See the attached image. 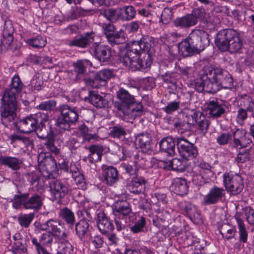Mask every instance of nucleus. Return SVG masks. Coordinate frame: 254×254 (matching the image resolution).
<instances>
[{
	"label": "nucleus",
	"instance_id": "nucleus-1",
	"mask_svg": "<svg viewBox=\"0 0 254 254\" xmlns=\"http://www.w3.org/2000/svg\"><path fill=\"white\" fill-rule=\"evenodd\" d=\"M150 47V43L145 38L128 43L121 58L123 64L133 70H143L149 67L152 63L148 54Z\"/></svg>",
	"mask_w": 254,
	"mask_h": 254
},
{
	"label": "nucleus",
	"instance_id": "nucleus-2",
	"mask_svg": "<svg viewBox=\"0 0 254 254\" xmlns=\"http://www.w3.org/2000/svg\"><path fill=\"white\" fill-rule=\"evenodd\" d=\"M233 79L230 74L221 68L204 67L195 82V87L198 92L206 91L212 93L217 91L219 86L232 84Z\"/></svg>",
	"mask_w": 254,
	"mask_h": 254
},
{
	"label": "nucleus",
	"instance_id": "nucleus-3",
	"mask_svg": "<svg viewBox=\"0 0 254 254\" xmlns=\"http://www.w3.org/2000/svg\"><path fill=\"white\" fill-rule=\"evenodd\" d=\"M23 84L18 75H14L11 78L10 86L6 89L2 97L3 103L1 107V121L3 124H7L13 121L17 108L16 95L22 90Z\"/></svg>",
	"mask_w": 254,
	"mask_h": 254
},
{
	"label": "nucleus",
	"instance_id": "nucleus-4",
	"mask_svg": "<svg viewBox=\"0 0 254 254\" xmlns=\"http://www.w3.org/2000/svg\"><path fill=\"white\" fill-rule=\"evenodd\" d=\"M12 207L15 209L23 208L25 209L38 210L42 205V199L38 194L29 197L28 193L14 195L11 199Z\"/></svg>",
	"mask_w": 254,
	"mask_h": 254
},
{
	"label": "nucleus",
	"instance_id": "nucleus-5",
	"mask_svg": "<svg viewBox=\"0 0 254 254\" xmlns=\"http://www.w3.org/2000/svg\"><path fill=\"white\" fill-rule=\"evenodd\" d=\"M39 172L45 178L55 179L59 175V168L56 161L51 155L41 153L38 157Z\"/></svg>",
	"mask_w": 254,
	"mask_h": 254
},
{
	"label": "nucleus",
	"instance_id": "nucleus-6",
	"mask_svg": "<svg viewBox=\"0 0 254 254\" xmlns=\"http://www.w3.org/2000/svg\"><path fill=\"white\" fill-rule=\"evenodd\" d=\"M48 121V116L45 114L39 112L37 114L31 115L19 122V129L20 132L25 133H29L39 129L42 126L41 124L45 123Z\"/></svg>",
	"mask_w": 254,
	"mask_h": 254
},
{
	"label": "nucleus",
	"instance_id": "nucleus-7",
	"mask_svg": "<svg viewBox=\"0 0 254 254\" xmlns=\"http://www.w3.org/2000/svg\"><path fill=\"white\" fill-rule=\"evenodd\" d=\"M60 110L61 116L57 119V126L61 129L68 130L70 124L75 123L78 119L77 110L67 105L62 106Z\"/></svg>",
	"mask_w": 254,
	"mask_h": 254
},
{
	"label": "nucleus",
	"instance_id": "nucleus-8",
	"mask_svg": "<svg viewBox=\"0 0 254 254\" xmlns=\"http://www.w3.org/2000/svg\"><path fill=\"white\" fill-rule=\"evenodd\" d=\"M38 228L43 231H47L51 233L58 241H65L67 235L61 225L57 220L50 219L46 222L40 224Z\"/></svg>",
	"mask_w": 254,
	"mask_h": 254
},
{
	"label": "nucleus",
	"instance_id": "nucleus-9",
	"mask_svg": "<svg viewBox=\"0 0 254 254\" xmlns=\"http://www.w3.org/2000/svg\"><path fill=\"white\" fill-rule=\"evenodd\" d=\"M197 53L203 50L209 44L208 35L203 31L194 30L186 38Z\"/></svg>",
	"mask_w": 254,
	"mask_h": 254
},
{
	"label": "nucleus",
	"instance_id": "nucleus-10",
	"mask_svg": "<svg viewBox=\"0 0 254 254\" xmlns=\"http://www.w3.org/2000/svg\"><path fill=\"white\" fill-rule=\"evenodd\" d=\"M223 183L226 190L233 194L239 193L243 189V180L241 177L232 173L223 174Z\"/></svg>",
	"mask_w": 254,
	"mask_h": 254
},
{
	"label": "nucleus",
	"instance_id": "nucleus-11",
	"mask_svg": "<svg viewBox=\"0 0 254 254\" xmlns=\"http://www.w3.org/2000/svg\"><path fill=\"white\" fill-rule=\"evenodd\" d=\"M177 147L180 155L186 160L195 157L198 153L193 144L183 137L178 138Z\"/></svg>",
	"mask_w": 254,
	"mask_h": 254
},
{
	"label": "nucleus",
	"instance_id": "nucleus-12",
	"mask_svg": "<svg viewBox=\"0 0 254 254\" xmlns=\"http://www.w3.org/2000/svg\"><path fill=\"white\" fill-rule=\"evenodd\" d=\"M54 236L48 232L43 233L40 237L39 240L35 238L31 239L32 244L35 246L38 254H50L44 248L43 246H48L52 244Z\"/></svg>",
	"mask_w": 254,
	"mask_h": 254
},
{
	"label": "nucleus",
	"instance_id": "nucleus-13",
	"mask_svg": "<svg viewBox=\"0 0 254 254\" xmlns=\"http://www.w3.org/2000/svg\"><path fill=\"white\" fill-rule=\"evenodd\" d=\"M112 212L115 217L123 219L131 212V209L129 203L126 200L118 199L112 205Z\"/></svg>",
	"mask_w": 254,
	"mask_h": 254
},
{
	"label": "nucleus",
	"instance_id": "nucleus-14",
	"mask_svg": "<svg viewBox=\"0 0 254 254\" xmlns=\"http://www.w3.org/2000/svg\"><path fill=\"white\" fill-rule=\"evenodd\" d=\"M225 190L221 187L214 186L211 188L203 198L205 205L214 204L222 200L225 195Z\"/></svg>",
	"mask_w": 254,
	"mask_h": 254
},
{
	"label": "nucleus",
	"instance_id": "nucleus-15",
	"mask_svg": "<svg viewBox=\"0 0 254 254\" xmlns=\"http://www.w3.org/2000/svg\"><path fill=\"white\" fill-rule=\"evenodd\" d=\"M232 29H223L220 31L215 40L216 45L220 50L226 51L229 49V42L233 36Z\"/></svg>",
	"mask_w": 254,
	"mask_h": 254
},
{
	"label": "nucleus",
	"instance_id": "nucleus-16",
	"mask_svg": "<svg viewBox=\"0 0 254 254\" xmlns=\"http://www.w3.org/2000/svg\"><path fill=\"white\" fill-rule=\"evenodd\" d=\"M49 185L51 193L55 199L60 200L67 193V187L60 180L53 179Z\"/></svg>",
	"mask_w": 254,
	"mask_h": 254
},
{
	"label": "nucleus",
	"instance_id": "nucleus-17",
	"mask_svg": "<svg viewBox=\"0 0 254 254\" xmlns=\"http://www.w3.org/2000/svg\"><path fill=\"white\" fill-rule=\"evenodd\" d=\"M91 52L98 60L103 62L108 61L115 55L110 47L103 45H96L91 49Z\"/></svg>",
	"mask_w": 254,
	"mask_h": 254
},
{
	"label": "nucleus",
	"instance_id": "nucleus-18",
	"mask_svg": "<svg viewBox=\"0 0 254 254\" xmlns=\"http://www.w3.org/2000/svg\"><path fill=\"white\" fill-rule=\"evenodd\" d=\"M208 114L214 118H218L225 112V105L220 100L213 99L207 103Z\"/></svg>",
	"mask_w": 254,
	"mask_h": 254
},
{
	"label": "nucleus",
	"instance_id": "nucleus-19",
	"mask_svg": "<svg viewBox=\"0 0 254 254\" xmlns=\"http://www.w3.org/2000/svg\"><path fill=\"white\" fill-rule=\"evenodd\" d=\"M234 146L237 149L247 147L251 142V140L247 136V132L244 129H237L233 133Z\"/></svg>",
	"mask_w": 254,
	"mask_h": 254
},
{
	"label": "nucleus",
	"instance_id": "nucleus-20",
	"mask_svg": "<svg viewBox=\"0 0 254 254\" xmlns=\"http://www.w3.org/2000/svg\"><path fill=\"white\" fill-rule=\"evenodd\" d=\"M45 123L41 124L40 126H42L39 129H36L35 131L39 138L47 141L46 144L50 146V150L56 154L59 153V150L53 144L54 135L51 132H48L45 127Z\"/></svg>",
	"mask_w": 254,
	"mask_h": 254
},
{
	"label": "nucleus",
	"instance_id": "nucleus-21",
	"mask_svg": "<svg viewBox=\"0 0 254 254\" xmlns=\"http://www.w3.org/2000/svg\"><path fill=\"white\" fill-rule=\"evenodd\" d=\"M146 180L142 177H133L127 185V189L132 193L138 194L144 192Z\"/></svg>",
	"mask_w": 254,
	"mask_h": 254
},
{
	"label": "nucleus",
	"instance_id": "nucleus-22",
	"mask_svg": "<svg viewBox=\"0 0 254 254\" xmlns=\"http://www.w3.org/2000/svg\"><path fill=\"white\" fill-rule=\"evenodd\" d=\"M97 223L99 231L104 235L111 233L114 229L113 223L104 213L99 214Z\"/></svg>",
	"mask_w": 254,
	"mask_h": 254
},
{
	"label": "nucleus",
	"instance_id": "nucleus-23",
	"mask_svg": "<svg viewBox=\"0 0 254 254\" xmlns=\"http://www.w3.org/2000/svg\"><path fill=\"white\" fill-rule=\"evenodd\" d=\"M118 99L121 102L120 110L122 108H127L135 102L134 97L124 88L120 89L117 92Z\"/></svg>",
	"mask_w": 254,
	"mask_h": 254
},
{
	"label": "nucleus",
	"instance_id": "nucleus-24",
	"mask_svg": "<svg viewBox=\"0 0 254 254\" xmlns=\"http://www.w3.org/2000/svg\"><path fill=\"white\" fill-rule=\"evenodd\" d=\"M170 189L175 193L183 195L188 191V184L186 180L180 178H176L173 180Z\"/></svg>",
	"mask_w": 254,
	"mask_h": 254
},
{
	"label": "nucleus",
	"instance_id": "nucleus-25",
	"mask_svg": "<svg viewBox=\"0 0 254 254\" xmlns=\"http://www.w3.org/2000/svg\"><path fill=\"white\" fill-rule=\"evenodd\" d=\"M197 116L198 114L196 111H191L186 116L188 118L187 124L176 123L175 126L177 128L179 132L183 133L185 131L189 130L190 125H194L197 122Z\"/></svg>",
	"mask_w": 254,
	"mask_h": 254
},
{
	"label": "nucleus",
	"instance_id": "nucleus-26",
	"mask_svg": "<svg viewBox=\"0 0 254 254\" xmlns=\"http://www.w3.org/2000/svg\"><path fill=\"white\" fill-rule=\"evenodd\" d=\"M104 181L108 185L111 186L118 180V172L117 169L112 166L105 167L103 169Z\"/></svg>",
	"mask_w": 254,
	"mask_h": 254
},
{
	"label": "nucleus",
	"instance_id": "nucleus-27",
	"mask_svg": "<svg viewBox=\"0 0 254 254\" xmlns=\"http://www.w3.org/2000/svg\"><path fill=\"white\" fill-rule=\"evenodd\" d=\"M238 227L239 241L241 243H246L248 241V232L243 220L242 215L237 213L235 216Z\"/></svg>",
	"mask_w": 254,
	"mask_h": 254
},
{
	"label": "nucleus",
	"instance_id": "nucleus-28",
	"mask_svg": "<svg viewBox=\"0 0 254 254\" xmlns=\"http://www.w3.org/2000/svg\"><path fill=\"white\" fill-rule=\"evenodd\" d=\"M89 101L94 106L100 108H106L109 103L105 95L103 96L94 92L89 93Z\"/></svg>",
	"mask_w": 254,
	"mask_h": 254
},
{
	"label": "nucleus",
	"instance_id": "nucleus-29",
	"mask_svg": "<svg viewBox=\"0 0 254 254\" xmlns=\"http://www.w3.org/2000/svg\"><path fill=\"white\" fill-rule=\"evenodd\" d=\"M21 162L14 157L0 156V165L7 167L13 170H18Z\"/></svg>",
	"mask_w": 254,
	"mask_h": 254
},
{
	"label": "nucleus",
	"instance_id": "nucleus-30",
	"mask_svg": "<svg viewBox=\"0 0 254 254\" xmlns=\"http://www.w3.org/2000/svg\"><path fill=\"white\" fill-rule=\"evenodd\" d=\"M94 37V33H87L85 36L68 41L67 44L70 46L84 48L93 41Z\"/></svg>",
	"mask_w": 254,
	"mask_h": 254
},
{
	"label": "nucleus",
	"instance_id": "nucleus-31",
	"mask_svg": "<svg viewBox=\"0 0 254 254\" xmlns=\"http://www.w3.org/2000/svg\"><path fill=\"white\" fill-rule=\"evenodd\" d=\"M233 36L229 44V50L231 53H241L243 47V41L238 33L234 30Z\"/></svg>",
	"mask_w": 254,
	"mask_h": 254
},
{
	"label": "nucleus",
	"instance_id": "nucleus-32",
	"mask_svg": "<svg viewBox=\"0 0 254 254\" xmlns=\"http://www.w3.org/2000/svg\"><path fill=\"white\" fill-rule=\"evenodd\" d=\"M174 23L175 26L181 28L190 27L196 24L195 18L191 13L176 18Z\"/></svg>",
	"mask_w": 254,
	"mask_h": 254
},
{
	"label": "nucleus",
	"instance_id": "nucleus-33",
	"mask_svg": "<svg viewBox=\"0 0 254 254\" xmlns=\"http://www.w3.org/2000/svg\"><path fill=\"white\" fill-rule=\"evenodd\" d=\"M158 164L160 168L177 171L183 170L185 166L181 160L176 158L168 162L160 160L158 161Z\"/></svg>",
	"mask_w": 254,
	"mask_h": 254
},
{
	"label": "nucleus",
	"instance_id": "nucleus-34",
	"mask_svg": "<svg viewBox=\"0 0 254 254\" xmlns=\"http://www.w3.org/2000/svg\"><path fill=\"white\" fill-rule=\"evenodd\" d=\"M14 28L11 21H6L2 31L3 39L2 42L9 46L13 41Z\"/></svg>",
	"mask_w": 254,
	"mask_h": 254
},
{
	"label": "nucleus",
	"instance_id": "nucleus-35",
	"mask_svg": "<svg viewBox=\"0 0 254 254\" xmlns=\"http://www.w3.org/2000/svg\"><path fill=\"white\" fill-rule=\"evenodd\" d=\"M178 52L183 57H188L197 52L187 39L182 41L178 44Z\"/></svg>",
	"mask_w": 254,
	"mask_h": 254
},
{
	"label": "nucleus",
	"instance_id": "nucleus-36",
	"mask_svg": "<svg viewBox=\"0 0 254 254\" xmlns=\"http://www.w3.org/2000/svg\"><path fill=\"white\" fill-rule=\"evenodd\" d=\"M160 149L167 152L169 155H173L175 153V143L172 137L163 138L159 143Z\"/></svg>",
	"mask_w": 254,
	"mask_h": 254
},
{
	"label": "nucleus",
	"instance_id": "nucleus-37",
	"mask_svg": "<svg viewBox=\"0 0 254 254\" xmlns=\"http://www.w3.org/2000/svg\"><path fill=\"white\" fill-rule=\"evenodd\" d=\"M91 65V62L86 59L78 60L74 63V72L75 74V76L73 78L77 79L79 75L84 74L86 71V68Z\"/></svg>",
	"mask_w": 254,
	"mask_h": 254
},
{
	"label": "nucleus",
	"instance_id": "nucleus-38",
	"mask_svg": "<svg viewBox=\"0 0 254 254\" xmlns=\"http://www.w3.org/2000/svg\"><path fill=\"white\" fill-rule=\"evenodd\" d=\"M119 9L120 19L124 21L131 20L136 15V10L131 5L125 6Z\"/></svg>",
	"mask_w": 254,
	"mask_h": 254
},
{
	"label": "nucleus",
	"instance_id": "nucleus-39",
	"mask_svg": "<svg viewBox=\"0 0 254 254\" xmlns=\"http://www.w3.org/2000/svg\"><path fill=\"white\" fill-rule=\"evenodd\" d=\"M59 215L67 224L73 226L75 221L74 213L67 207L61 209Z\"/></svg>",
	"mask_w": 254,
	"mask_h": 254
},
{
	"label": "nucleus",
	"instance_id": "nucleus-40",
	"mask_svg": "<svg viewBox=\"0 0 254 254\" xmlns=\"http://www.w3.org/2000/svg\"><path fill=\"white\" fill-rule=\"evenodd\" d=\"M24 41L29 45L35 48H42L47 44L45 38L41 35H37L35 37L25 39Z\"/></svg>",
	"mask_w": 254,
	"mask_h": 254
},
{
	"label": "nucleus",
	"instance_id": "nucleus-41",
	"mask_svg": "<svg viewBox=\"0 0 254 254\" xmlns=\"http://www.w3.org/2000/svg\"><path fill=\"white\" fill-rule=\"evenodd\" d=\"M219 232L223 238L230 240L235 237L236 229L233 226L229 225H224L219 229Z\"/></svg>",
	"mask_w": 254,
	"mask_h": 254
},
{
	"label": "nucleus",
	"instance_id": "nucleus-42",
	"mask_svg": "<svg viewBox=\"0 0 254 254\" xmlns=\"http://www.w3.org/2000/svg\"><path fill=\"white\" fill-rule=\"evenodd\" d=\"M107 38L111 44H120L125 41L124 33L122 30L118 32L114 31L111 34H108Z\"/></svg>",
	"mask_w": 254,
	"mask_h": 254
},
{
	"label": "nucleus",
	"instance_id": "nucleus-43",
	"mask_svg": "<svg viewBox=\"0 0 254 254\" xmlns=\"http://www.w3.org/2000/svg\"><path fill=\"white\" fill-rule=\"evenodd\" d=\"M89 227L88 223L85 220H80L76 225L75 230L78 237L82 239Z\"/></svg>",
	"mask_w": 254,
	"mask_h": 254
},
{
	"label": "nucleus",
	"instance_id": "nucleus-44",
	"mask_svg": "<svg viewBox=\"0 0 254 254\" xmlns=\"http://www.w3.org/2000/svg\"><path fill=\"white\" fill-rule=\"evenodd\" d=\"M34 218V215L32 213L21 214L19 215L17 220L19 224L23 227H29Z\"/></svg>",
	"mask_w": 254,
	"mask_h": 254
},
{
	"label": "nucleus",
	"instance_id": "nucleus-45",
	"mask_svg": "<svg viewBox=\"0 0 254 254\" xmlns=\"http://www.w3.org/2000/svg\"><path fill=\"white\" fill-rule=\"evenodd\" d=\"M61 243V250L58 254H72L73 251V248L71 244L67 240V238L65 241H58Z\"/></svg>",
	"mask_w": 254,
	"mask_h": 254
},
{
	"label": "nucleus",
	"instance_id": "nucleus-46",
	"mask_svg": "<svg viewBox=\"0 0 254 254\" xmlns=\"http://www.w3.org/2000/svg\"><path fill=\"white\" fill-rule=\"evenodd\" d=\"M150 138L149 136L145 133H140L136 137L135 142L139 144L141 148H147L149 146Z\"/></svg>",
	"mask_w": 254,
	"mask_h": 254
},
{
	"label": "nucleus",
	"instance_id": "nucleus-47",
	"mask_svg": "<svg viewBox=\"0 0 254 254\" xmlns=\"http://www.w3.org/2000/svg\"><path fill=\"white\" fill-rule=\"evenodd\" d=\"M119 12L120 9L109 8L105 11L104 15L109 21L114 22L119 19H120Z\"/></svg>",
	"mask_w": 254,
	"mask_h": 254
},
{
	"label": "nucleus",
	"instance_id": "nucleus-48",
	"mask_svg": "<svg viewBox=\"0 0 254 254\" xmlns=\"http://www.w3.org/2000/svg\"><path fill=\"white\" fill-rule=\"evenodd\" d=\"M96 75L101 79V84H106L107 81L112 77V72L110 69H105L98 72Z\"/></svg>",
	"mask_w": 254,
	"mask_h": 254
},
{
	"label": "nucleus",
	"instance_id": "nucleus-49",
	"mask_svg": "<svg viewBox=\"0 0 254 254\" xmlns=\"http://www.w3.org/2000/svg\"><path fill=\"white\" fill-rule=\"evenodd\" d=\"M96 75L101 79V84H106L107 81L112 77V72L110 69H105L98 72Z\"/></svg>",
	"mask_w": 254,
	"mask_h": 254
},
{
	"label": "nucleus",
	"instance_id": "nucleus-50",
	"mask_svg": "<svg viewBox=\"0 0 254 254\" xmlns=\"http://www.w3.org/2000/svg\"><path fill=\"white\" fill-rule=\"evenodd\" d=\"M191 14L194 17L196 23H197L199 20H204L206 16L205 9L202 7L193 9Z\"/></svg>",
	"mask_w": 254,
	"mask_h": 254
},
{
	"label": "nucleus",
	"instance_id": "nucleus-51",
	"mask_svg": "<svg viewBox=\"0 0 254 254\" xmlns=\"http://www.w3.org/2000/svg\"><path fill=\"white\" fill-rule=\"evenodd\" d=\"M250 155L248 150H245L240 152L235 159V162L238 164H243L250 160Z\"/></svg>",
	"mask_w": 254,
	"mask_h": 254
},
{
	"label": "nucleus",
	"instance_id": "nucleus-52",
	"mask_svg": "<svg viewBox=\"0 0 254 254\" xmlns=\"http://www.w3.org/2000/svg\"><path fill=\"white\" fill-rule=\"evenodd\" d=\"M13 238L15 239V236H13ZM15 240L14 245L12 247V252L13 254H25L26 253V248L22 244L19 240Z\"/></svg>",
	"mask_w": 254,
	"mask_h": 254
},
{
	"label": "nucleus",
	"instance_id": "nucleus-53",
	"mask_svg": "<svg viewBox=\"0 0 254 254\" xmlns=\"http://www.w3.org/2000/svg\"><path fill=\"white\" fill-rule=\"evenodd\" d=\"M180 206L183 210L186 212L188 216H190L191 214H192L197 209L195 206L187 201L180 202Z\"/></svg>",
	"mask_w": 254,
	"mask_h": 254
},
{
	"label": "nucleus",
	"instance_id": "nucleus-54",
	"mask_svg": "<svg viewBox=\"0 0 254 254\" xmlns=\"http://www.w3.org/2000/svg\"><path fill=\"white\" fill-rule=\"evenodd\" d=\"M56 105V102L51 100L41 102L37 108L42 110L51 111L55 108Z\"/></svg>",
	"mask_w": 254,
	"mask_h": 254
},
{
	"label": "nucleus",
	"instance_id": "nucleus-55",
	"mask_svg": "<svg viewBox=\"0 0 254 254\" xmlns=\"http://www.w3.org/2000/svg\"><path fill=\"white\" fill-rule=\"evenodd\" d=\"M180 107V102L177 101L170 102L167 105L163 108V110L167 114H170L177 111Z\"/></svg>",
	"mask_w": 254,
	"mask_h": 254
},
{
	"label": "nucleus",
	"instance_id": "nucleus-56",
	"mask_svg": "<svg viewBox=\"0 0 254 254\" xmlns=\"http://www.w3.org/2000/svg\"><path fill=\"white\" fill-rule=\"evenodd\" d=\"M79 130L82 134L85 139L90 140L95 138V135L90 133V130L89 128L84 125H82L79 127Z\"/></svg>",
	"mask_w": 254,
	"mask_h": 254
},
{
	"label": "nucleus",
	"instance_id": "nucleus-57",
	"mask_svg": "<svg viewBox=\"0 0 254 254\" xmlns=\"http://www.w3.org/2000/svg\"><path fill=\"white\" fill-rule=\"evenodd\" d=\"M146 223L145 219L144 217H141L140 219L137 220L134 225L131 227V231L134 233H137L142 231Z\"/></svg>",
	"mask_w": 254,
	"mask_h": 254
},
{
	"label": "nucleus",
	"instance_id": "nucleus-58",
	"mask_svg": "<svg viewBox=\"0 0 254 254\" xmlns=\"http://www.w3.org/2000/svg\"><path fill=\"white\" fill-rule=\"evenodd\" d=\"M197 129L200 131V132L203 135H204L207 131L209 126V121L204 118V119L201 120L200 121H197Z\"/></svg>",
	"mask_w": 254,
	"mask_h": 254
},
{
	"label": "nucleus",
	"instance_id": "nucleus-59",
	"mask_svg": "<svg viewBox=\"0 0 254 254\" xmlns=\"http://www.w3.org/2000/svg\"><path fill=\"white\" fill-rule=\"evenodd\" d=\"M245 215L248 222L253 225L254 224V209L251 207H246L245 209Z\"/></svg>",
	"mask_w": 254,
	"mask_h": 254
},
{
	"label": "nucleus",
	"instance_id": "nucleus-60",
	"mask_svg": "<svg viewBox=\"0 0 254 254\" xmlns=\"http://www.w3.org/2000/svg\"><path fill=\"white\" fill-rule=\"evenodd\" d=\"M111 134L114 137L119 138L126 134L125 129L122 127H114L111 130Z\"/></svg>",
	"mask_w": 254,
	"mask_h": 254
},
{
	"label": "nucleus",
	"instance_id": "nucleus-61",
	"mask_svg": "<svg viewBox=\"0 0 254 254\" xmlns=\"http://www.w3.org/2000/svg\"><path fill=\"white\" fill-rule=\"evenodd\" d=\"M247 111L242 108H240L238 111L237 116V121L238 123L242 125L244 121L247 119Z\"/></svg>",
	"mask_w": 254,
	"mask_h": 254
},
{
	"label": "nucleus",
	"instance_id": "nucleus-62",
	"mask_svg": "<svg viewBox=\"0 0 254 254\" xmlns=\"http://www.w3.org/2000/svg\"><path fill=\"white\" fill-rule=\"evenodd\" d=\"M91 243L96 249H99L102 247L104 241L100 236L96 235L91 238Z\"/></svg>",
	"mask_w": 254,
	"mask_h": 254
},
{
	"label": "nucleus",
	"instance_id": "nucleus-63",
	"mask_svg": "<svg viewBox=\"0 0 254 254\" xmlns=\"http://www.w3.org/2000/svg\"><path fill=\"white\" fill-rule=\"evenodd\" d=\"M122 166L130 175L137 174L138 168L136 166L133 167L127 163L122 164Z\"/></svg>",
	"mask_w": 254,
	"mask_h": 254
},
{
	"label": "nucleus",
	"instance_id": "nucleus-64",
	"mask_svg": "<svg viewBox=\"0 0 254 254\" xmlns=\"http://www.w3.org/2000/svg\"><path fill=\"white\" fill-rule=\"evenodd\" d=\"M190 219L195 224H199L202 223V220L199 211L197 209H196L192 214L189 216Z\"/></svg>",
	"mask_w": 254,
	"mask_h": 254
}]
</instances>
